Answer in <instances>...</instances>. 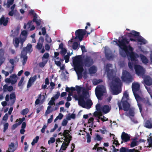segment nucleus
Listing matches in <instances>:
<instances>
[{
  "instance_id": "37",
  "label": "nucleus",
  "mask_w": 152,
  "mask_h": 152,
  "mask_svg": "<svg viewBox=\"0 0 152 152\" xmlns=\"http://www.w3.org/2000/svg\"><path fill=\"white\" fill-rule=\"evenodd\" d=\"M148 143L149 146L152 147V137L151 136V134H150L148 139Z\"/></svg>"
},
{
  "instance_id": "29",
  "label": "nucleus",
  "mask_w": 152,
  "mask_h": 152,
  "mask_svg": "<svg viewBox=\"0 0 152 152\" xmlns=\"http://www.w3.org/2000/svg\"><path fill=\"white\" fill-rule=\"evenodd\" d=\"M36 75H34L33 77L30 78L27 86V88H29L31 86L33 83L36 80Z\"/></svg>"
},
{
  "instance_id": "19",
  "label": "nucleus",
  "mask_w": 152,
  "mask_h": 152,
  "mask_svg": "<svg viewBox=\"0 0 152 152\" xmlns=\"http://www.w3.org/2000/svg\"><path fill=\"white\" fill-rule=\"evenodd\" d=\"M94 115L95 116L98 118V121L99 122V120L98 119H101L103 122L105 121L108 120L107 118L105 117L102 115V113L99 112H95L94 113Z\"/></svg>"
},
{
  "instance_id": "22",
  "label": "nucleus",
  "mask_w": 152,
  "mask_h": 152,
  "mask_svg": "<svg viewBox=\"0 0 152 152\" xmlns=\"http://www.w3.org/2000/svg\"><path fill=\"white\" fill-rule=\"evenodd\" d=\"M121 138L122 140L121 142V143H122L123 142H126L129 140L130 139V136L127 134L123 132L122 133Z\"/></svg>"
},
{
  "instance_id": "56",
  "label": "nucleus",
  "mask_w": 152,
  "mask_h": 152,
  "mask_svg": "<svg viewBox=\"0 0 152 152\" xmlns=\"http://www.w3.org/2000/svg\"><path fill=\"white\" fill-rule=\"evenodd\" d=\"M64 56V59L65 60V62L67 63L69 61V55H65Z\"/></svg>"
},
{
  "instance_id": "52",
  "label": "nucleus",
  "mask_w": 152,
  "mask_h": 152,
  "mask_svg": "<svg viewBox=\"0 0 152 152\" xmlns=\"http://www.w3.org/2000/svg\"><path fill=\"white\" fill-rule=\"evenodd\" d=\"M101 82V80L94 79L93 80V83L94 85H96L100 83Z\"/></svg>"
},
{
  "instance_id": "11",
  "label": "nucleus",
  "mask_w": 152,
  "mask_h": 152,
  "mask_svg": "<svg viewBox=\"0 0 152 152\" xmlns=\"http://www.w3.org/2000/svg\"><path fill=\"white\" fill-rule=\"evenodd\" d=\"M83 59L81 55L76 56L72 58L73 66H83Z\"/></svg>"
},
{
  "instance_id": "9",
  "label": "nucleus",
  "mask_w": 152,
  "mask_h": 152,
  "mask_svg": "<svg viewBox=\"0 0 152 152\" xmlns=\"http://www.w3.org/2000/svg\"><path fill=\"white\" fill-rule=\"evenodd\" d=\"M121 79L124 82L129 83L133 81V77L127 71L124 70L122 73Z\"/></svg>"
},
{
  "instance_id": "53",
  "label": "nucleus",
  "mask_w": 152,
  "mask_h": 152,
  "mask_svg": "<svg viewBox=\"0 0 152 152\" xmlns=\"http://www.w3.org/2000/svg\"><path fill=\"white\" fill-rule=\"evenodd\" d=\"M55 99H54L53 97L51 98L50 100L49 101L48 103V104L49 105H53L55 104Z\"/></svg>"
},
{
  "instance_id": "1",
  "label": "nucleus",
  "mask_w": 152,
  "mask_h": 152,
  "mask_svg": "<svg viewBox=\"0 0 152 152\" xmlns=\"http://www.w3.org/2000/svg\"><path fill=\"white\" fill-rule=\"evenodd\" d=\"M77 93L73 94L72 91L69 92L68 96L66 98L67 102L72 100L71 96H73L75 100H78L79 104L83 107L89 109L92 103L89 98V93L82 86H76Z\"/></svg>"
},
{
  "instance_id": "8",
  "label": "nucleus",
  "mask_w": 152,
  "mask_h": 152,
  "mask_svg": "<svg viewBox=\"0 0 152 152\" xmlns=\"http://www.w3.org/2000/svg\"><path fill=\"white\" fill-rule=\"evenodd\" d=\"M96 95L99 100L102 99V96L105 94L106 92L105 87L103 85L97 86L95 89Z\"/></svg>"
},
{
  "instance_id": "15",
  "label": "nucleus",
  "mask_w": 152,
  "mask_h": 152,
  "mask_svg": "<svg viewBox=\"0 0 152 152\" xmlns=\"http://www.w3.org/2000/svg\"><path fill=\"white\" fill-rule=\"evenodd\" d=\"M87 31L83 29H79L76 30L75 32V34L76 37H75V39H77V38L79 40L81 41L82 40Z\"/></svg>"
},
{
  "instance_id": "58",
  "label": "nucleus",
  "mask_w": 152,
  "mask_h": 152,
  "mask_svg": "<svg viewBox=\"0 0 152 152\" xmlns=\"http://www.w3.org/2000/svg\"><path fill=\"white\" fill-rule=\"evenodd\" d=\"M28 112V109H26L23 110L21 114L23 115H25Z\"/></svg>"
},
{
  "instance_id": "17",
  "label": "nucleus",
  "mask_w": 152,
  "mask_h": 152,
  "mask_svg": "<svg viewBox=\"0 0 152 152\" xmlns=\"http://www.w3.org/2000/svg\"><path fill=\"white\" fill-rule=\"evenodd\" d=\"M29 13L34 15L33 18L32 20L33 22L35 23L37 26H39L41 24V22L40 20H38L37 19L38 15L36 13L34 12V10H30Z\"/></svg>"
},
{
  "instance_id": "35",
  "label": "nucleus",
  "mask_w": 152,
  "mask_h": 152,
  "mask_svg": "<svg viewBox=\"0 0 152 152\" xmlns=\"http://www.w3.org/2000/svg\"><path fill=\"white\" fill-rule=\"evenodd\" d=\"M141 58L142 63L145 64H147L148 62V60L147 58L144 56L142 55Z\"/></svg>"
},
{
  "instance_id": "26",
  "label": "nucleus",
  "mask_w": 152,
  "mask_h": 152,
  "mask_svg": "<svg viewBox=\"0 0 152 152\" xmlns=\"http://www.w3.org/2000/svg\"><path fill=\"white\" fill-rule=\"evenodd\" d=\"M20 41L21 38H19L18 37H16L13 38V44L16 48L18 47L20 43Z\"/></svg>"
},
{
  "instance_id": "63",
  "label": "nucleus",
  "mask_w": 152,
  "mask_h": 152,
  "mask_svg": "<svg viewBox=\"0 0 152 152\" xmlns=\"http://www.w3.org/2000/svg\"><path fill=\"white\" fill-rule=\"evenodd\" d=\"M42 35H45L46 32L45 27H44L42 28Z\"/></svg>"
},
{
  "instance_id": "48",
  "label": "nucleus",
  "mask_w": 152,
  "mask_h": 152,
  "mask_svg": "<svg viewBox=\"0 0 152 152\" xmlns=\"http://www.w3.org/2000/svg\"><path fill=\"white\" fill-rule=\"evenodd\" d=\"M45 40L48 43H50L52 42V40L48 34H46L45 35Z\"/></svg>"
},
{
  "instance_id": "36",
  "label": "nucleus",
  "mask_w": 152,
  "mask_h": 152,
  "mask_svg": "<svg viewBox=\"0 0 152 152\" xmlns=\"http://www.w3.org/2000/svg\"><path fill=\"white\" fill-rule=\"evenodd\" d=\"M139 144L138 141L136 140H133L131 144V147H135Z\"/></svg>"
},
{
  "instance_id": "4",
  "label": "nucleus",
  "mask_w": 152,
  "mask_h": 152,
  "mask_svg": "<svg viewBox=\"0 0 152 152\" xmlns=\"http://www.w3.org/2000/svg\"><path fill=\"white\" fill-rule=\"evenodd\" d=\"M131 70L134 69L136 74L139 76H142L145 84L147 85L152 84V80L148 76H143L145 72V70L143 67H129Z\"/></svg>"
},
{
  "instance_id": "10",
  "label": "nucleus",
  "mask_w": 152,
  "mask_h": 152,
  "mask_svg": "<svg viewBox=\"0 0 152 152\" xmlns=\"http://www.w3.org/2000/svg\"><path fill=\"white\" fill-rule=\"evenodd\" d=\"M118 45L123 50L125 51H127V50L128 49V46L127 45V44L129 43V41L128 39L126 38H122L121 40H118Z\"/></svg>"
},
{
  "instance_id": "25",
  "label": "nucleus",
  "mask_w": 152,
  "mask_h": 152,
  "mask_svg": "<svg viewBox=\"0 0 152 152\" xmlns=\"http://www.w3.org/2000/svg\"><path fill=\"white\" fill-rule=\"evenodd\" d=\"M70 131L69 130H65L63 134L65 139L68 141L70 142L71 140V137L69 135Z\"/></svg>"
},
{
  "instance_id": "31",
  "label": "nucleus",
  "mask_w": 152,
  "mask_h": 152,
  "mask_svg": "<svg viewBox=\"0 0 152 152\" xmlns=\"http://www.w3.org/2000/svg\"><path fill=\"white\" fill-rule=\"evenodd\" d=\"M3 89L4 92L7 91L10 92L13 90V87L11 86H8V85L6 84L4 86Z\"/></svg>"
},
{
  "instance_id": "24",
  "label": "nucleus",
  "mask_w": 152,
  "mask_h": 152,
  "mask_svg": "<svg viewBox=\"0 0 152 152\" xmlns=\"http://www.w3.org/2000/svg\"><path fill=\"white\" fill-rule=\"evenodd\" d=\"M44 41V38L42 37H40L39 38V41L38 42L36 46V48L37 49L40 50L42 48Z\"/></svg>"
},
{
  "instance_id": "46",
  "label": "nucleus",
  "mask_w": 152,
  "mask_h": 152,
  "mask_svg": "<svg viewBox=\"0 0 152 152\" xmlns=\"http://www.w3.org/2000/svg\"><path fill=\"white\" fill-rule=\"evenodd\" d=\"M75 90V88L72 87L70 88L66 87V91L67 92H69H69H71V91H72V92L73 93V92Z\"/></svg>"
},
{
  "instance_id": "43",
  "label": "nucleus",
  "mask_w": 152,
  "mask_h": 152,
  "mask_svg": "<svg viewBox=\"0 0 152 152\" xmlns=\"http://www.w3.org/2000/svg\"><path fill=\"white\" fill-rule=\"evenodd\" d=\"M51 107V106L50 105L48 106L47 109L45 113V116H47L48 114L50 113L53 110L50 109Z\"/></svg>"
},
{
  "instance_id": "64",
  "label": "nucleus",
  "mask_w": 152,
  "mask_h": 152,
  "mask_svg": "<svg viewBox=\"0 0 152 152\" xmlns=\"http://www.w3.org/2000/svg\"><path fill=\"white\" fill-rule=\"evenodd\" d=\"M8 117V115L6 113L5 115L3 117V120L4 121H7Z\"/></svg>"
},
{
  "instance_id": "47",
  "label": "nucleus",
  "mask_w": 152,
  "mask_h": 152,
  "mask_svg": "<svg viewBox=\"0 0 152 152\" xmlns=\"http://www.w3.org/2000/svg\"><path fill=\"white\" fill-rule=\"evenodd\" d=\"M38 98L40 99L41 104L44 101L45 97L44 95L40 94L39 95Z\"/></svg>"
},
{
  "instance_id": "39",
  "label": "nucleus",
  "mask_w": 152,
  "mask_h": 152,
  "mask_svg": "<svg viewBox=\"0 0 152 152\" xmlns=\"http://www.w3.org/2000/svg\"><path fill=\"white\" fill-rule=\"evenodd\" d=\"M145 126L149 128H152V124L149 121H147L145 124Z\"/></svg>"
},
{
  "instance_id": "49",
  "label": "nucleus",
  "mask_w": 152,
  "mask_h": 152,
  "mask_svg": "<svg viewBox=\"0 0 152 152\" xmlns=\"http://www.w3.org/2000/svg\"><path fill=\"white\" fill-rule=\"evenodd\" d=\"M63 116V115L61 113H59L58 115L57 116L54 120V122H56L58 119L60 120L62 118Z\"/></svg>"
},
{
  "instance_id": "30",
  "label": "nucleus",
  "mask_w": 152,
  "mask_h": 152,
  "mask_svg": "<svg viewBox=\"0 0 152 152\" xmlns=\"http://www.w3.org/2000/svg\"><path fill=\"white\" fill-rule=\"evenodd\" d=\"M19 60V58H18L17 57H15L13 58L10 59L9 62L11 64L12 66H15Z\"/></svg>"
},
{
  "instance_id": "2",
  "label": "nucleus",
  "mask_w": 152,
  "mask_h": 152,
  "mask_svg": "<svg viewBox=\"0 0 152 152\" xmlns=\"http://www.w3.org/2000/svg\"><path fill=\"white\" fill-rule=\"evenodd\" d=\"M105 73H107L108 82L111 89V91L114 95H117L121 92V82L120 80L115 76L116 71L109 68V67H105Z\"/></svg>"
},
{
  "instance_id": "38",
  "label": "nucleus",
  "mask_w": 152,
  "mask_h": 152,
  "mask_svg": "<svg viewBox=\"0 0 152 152\" xmlns=\"http://www.w3.org/2000/svg\"><path fill=\"white\" fill-rule=\"evenodd\" d=\"M96 71V67H90L89 69V72L90 74L94 73Z\"/></svg>"
},
{
  "instance_id": "23",
  "label": "nucleus",
  "mask_w": 152,
  "mask_h": 152,
  "mask_svg": "<svg viewBox=\"0 0 152 152\" xmlns=\"http://www.w3.org/2000/svg\"><path fill=\"white\" fill-rule=\"evenodd\" d=\"M8 69H10V73L11 74L13 72V67H6L4 70H2V73L6 77L8 76L9 74V72L7 71Z\"/></svg>"
},
{
  "instance_id": "41",
  "label": "nucleus",
  "mask_w": 152,
  "mask_h": 152,
  "mask_svg": "<svg viewBox=\"0 0 152 152\" xmlns=\"http://www.w3.org/2000/svg\"><path fill=\"white\" fill-rule=\"evenodd\" d=\"M80 45V43L77 42H74L72 45V48L74 50H76L78 48L79 45Z\"/></svg>"
},
{
  "instance_id": "20",
  "label": "nucleus",
  "mask_w": 152,
  "mask_h": 152,
  "mask_svg": "<svg viewBox=\"0 0 152 152\" xmlns=\"http://www.w3.org/2000/svg\"><path fill=\"white\" fill-rule=\"evenodd\" d=\"M139 149H137V148H136V149H129L127 148L122 147L120 150V152H139V150L141 149V147H138Z\"/></svg>"
},
{
  "instance_id": "21",
  "label": "nucleus",
  "mask_w": 152,
  "mask_h": 152,
  "mask_svg": "<svg viewBox=\"0 0 152 152\" xmlns=\"http://www.w3.org/2000/svg\"><path fill=\"white\" fill-rule=\"evenodd\" d=\"M21 34L23 36V38H21L20 49L22 48L23 43L26 41L27 36V32L26 30H23L21 33Z\"/></svg>"
},
{
  "instance_id": "55",
  "label": "nucleus",
  "mask_w": 152,
  "mask_h": 152,
  "mask_svg": "<svg viewBox=\"0 0 152 152\" xmlns=\"http://www.w3.org/2000/svg\"><path fill=\"white\" fill-rule=\"evenodd\" d=\"M55 139L53 137H51L49 140L48 141V144L49 145L55 142Z\"/></svg>"
},
{
  "instance_id": "12",
  "label": "nucleus",
  "mask_w": 152,
  "mask_h": 152,
  "mask_svg": "<svg viewBox=\"0 0 152 152\" xmlns=\"http://www.w3.org/2000/svg\"><path fill=\"white\" fill-rule=\"evenodd\" d=\"M74 69L77 73L78 79L82 77L83 76V74L84 75V79L86 78L87 77L86 75L87 73V72L86 70H84L83 67H74Z\"/></svg>"
},
{
  "instance_id": "18",
  "label": "nucleus",
  "mask_w": 152,
  "mask_h": 152,
  "mask_svg": "<svg viewBox=\"0 0 152 152\" xmlns=\"http://www.w3.org/2000/svg\"><path fill=\"white\" fill-rule=\"evenodd\" d=\"M17 75L15 74H12L9 78H7L5 79V81L7 83H11V84H15L17 82Z\"/></svg>"
},
{
  "instance_id": "62",
  "label": "nucleus",
  "mask_w": 152,
  "mask_h": 152,
  "mask_svg": "<svg viewBox=\"0 0 152 152\" xmlns=\"http://www.w3.org/2000/svg\"><path fill=\"white\" fill-rule=\"evenodd\" d=\"M24 79V77H22L21 78V79L20 81H19V83H18V86H20L22 85V84L23 81Z\"/></svg>"
},
{
  "instance_id": "57",
  "label": "nucleus",
  "mask_w": 152,
  "mask_h": 152,
  "mask_svg": "<svg viewBox=\"0 0 152 152\" xmlns=\"http://www.w3.org/2000/svg\"><path fill=\"white\" fill-rule=\"evenodd\" d=\"M49 57V54L48 53H46L44 54L42 57V60L44 59V58L48 59Z\"/></svg>"
},
{
  "instance_id": "6",
  "label": "nucleus",
  "mask_w": 152,
  "mask_h": 152,
  "mask_svg": "<svg viewBox=\"0 0 152 152\" xmlns=\"http://www.w3.org/2000/svg\"><path fill=\"white\" fill-rule=\"evenodd\" d=\"M33 51L32 45L28 43L27 46L24 47L21 51V57L23 58L22 60L23 65H25L27 60L28 57L27 55L28 53H30Z\"/></svg>"
},
{
  "instance_id": "42",
  "label": "nucleus",
  "mask_w": 152,
  "mask_h": 152,
  "mask_svg": "<svg viewBox=\"0 0 152 152\" xmlns=\"http://www.w3.org/2000/svg\"><path fill=\"white\" fill-rule=\"evenodd\" d=\"M39 139V137L37 136L33 140L32 142L31 143V144L32 145H34V144L37 143Z\"/></svg>"
},
{
  "instance_id": "28",
  "label": "nucleus",
  "mask_w": 152,
  "mask_h": 152,
  "mask_svg": "<svg viewBox=\"0 0 152 152\" xmlns=\"http://www.w3.org/2000/svg\"><path fill=\"white\" fill-rule=\"evenodd\" d=\"M9 18L7 17L5 19V18L3 15L0 19V23L3 24L4 26H6L8 22Z\"/></svg>"
},
{
  "instance_id": "13",
  "label": "nucleus",
  "mask_w": 152,
  "mask_h": 152,
  "mask_svg": "<svg viewBox=\"0 0 152 152\" xmlns=\"http://www.w3.org/2000/svg\"><path fill=\"white\" fill-rule=\"evenodd\" d=\"M96 109L97 112L102 113H103L105 114L108 113L110 110V106L108 105H104L103 107H101V105L98 104L96 106Z\"/></svg>"
},
{
  "instance_id": "7",
  "label": "nucleus",
  "mask_w": 152,
  "mask_h": 152,
  "mask_svg": "<svg viewBox=\"0 0 152 152\" xmlns=\"http://www.w3.org/2000/svg\"><path fill=\"white\" fill-rule=\"evenodd\" d=\"M126 34L129 37H135L137 38V41L141 42V44H145L147 42V41L141 36L140 35L139 32L134 30H132L130 33H127Z\"/></svg>"
},
{
  "instance_id": "44",
  "label": "nucleus",
  "mask_w": 152,
  "mask_h": 152,
  "mask_svg": "<svg viewBox=\"0 0 152 152\" xmlns=\"http://www.w3.org/2000/svg\"><path fill=\"white\" fill-rule=\"evenodd\" d=\"M14 0H7V7H10V6L12 5L13 3Z\"/></svg>"
},
{
  "instance_id": "60",
  "label": "nucleus",
  "mask_w": 152,
  "mask_h": 152,
  "mask_svg": "<svg viewBox=\"0 0 152 152\" xmlns=\"http://www.w3.org/2000/svg\"><path fill=\"white\" fill-rule=\"evenodd\" d=\"M80 48L82 50V53L86 52L87 50L86 49L84 45H81Z\"/></svg>"
},
{
  "instance_id": "27",
  "label": "nucleus",
  "mask_w": 152,
  "mask_h": 152,
  "mask_svg": "<svg viewBox=\"0 0 152 152\" xmlns=\"http://www.w3.org/2000/svg\"><path fill=\"white\" fill-rule=\"evenodd\" d=\"M110 136L111 137H113V147L114 149L113 150V152H117L118 151V150L117 149H115V147L113 145H115L116 146H117V145H119V143L118 142V141L117 140H116L114 139V135L113 134H110Z\"/></svg>"
},
{
  "instance_id": "51",
  "label": "nucleus",
  "mask_w": 152,
  "mask_h": 152,
  "mask_svg": "<svg viewBox=\"0 0 152 152\" xmlns=\"http://www.w3.org/2000/svg\"><path fill=\"white\" fill-rule=\"evenodd\" d=\"M4 50L3 48L0 49V58H4L3 56L4 55Z\"/></svg>"
},
{
  "instance_id": "34",
  "label": "nucleus",
  "mask_w": 152,
  "mask_h": 152,
  "mask_svg": "<svg viewBox=\"0 0 152 152\" xmlns=\"http://www.w3.org/2000/svg\"><path fill=\"white\" fill-rule=\"evenodd\" d=\"M67 142H64L63 143L60 149V151L61 152V151H64L65 150L66 148L67 147L69 142L66 141Z\"/></svg>"
},
{
  "instance_id": "5",
  "label": "nucleus",
  "mask_w": 152,
  "mask_h": 152,
  "mask_svg": "<svg viewBox=\"0 0 152 152\" xmlns=\"http://www.w3.org/2000/svg\"><path fill=\"white\" fill-rule=\"evenodd\" d=\"M128 99V93L127 91H125L123 94V97L121 102L120 103L118 102V103L120 110L123 109L125 111L128 110L130 107L129 104L127 102Z\"/></svg>"
},
{
  "instance_id": "50",
  "label": "nucleus",
  "mask_w": 152,
  "mask_h": 152,
  "mask_svg": "<svg viewBox=\"0 0 152 152\" xmlns=\"http://www.w3.org/2000/svg\"><path fill=\"white\" fill-rule=\"evenodd\" d=\"M67 52V50L65 48L61 49V50L60 52L61 54L64 56L65 55Z\"/></svg>"
},
{
  "instance_id": "61",
  "label": "nucleus",
  "mask_w": 152,
  "mask_h": 152,
  "mask_svg": "<svg viewBox=\"0 0 152 152\" xmlns=\"http://www.w3.org/2000/svg\"><path fill=\"white\" fill-rule=\"evenodd\" d=\"M47 127V125L46 124L44 125L41 130V132L42 133H44L45 129Z\"/></svg>"
},
{
  "instance_id": "54",
  "label": "nucleus",
  "mask_w": 152,
  "mask_h": 152,
  "mask_svg": "<svg viewBox=\"0 0 152 152\" xmlns=\"http://www.w3.org/2000/svg\"><path fill=\"white\" fill-rule=\"evenodd\" d=\"M9 126L8 123H5L4 125V132H5L6 130L7 129Z\"/></svg>"
},
{
  "instance_id": "14",
  "label": "nucleus",
  "mask_w": 152,
  "mask_h": 152,
  "mask_svg": "<svg viewBox=\"0 0 152 152\" xmlns=\"http://www.w3.org/2000/svg\"><path fill=\"white\" fill-rule=\"evenodd\" d=\"M93 58L90 56H86L83 59V66H95Z\"/></svg>"
},
{
  "instance_id": "16",
  "label": "nucleus",
  "mask_w": 152,
  "mask_h": 152,
  "mask_svg": "<svg viewBox=\"0 0 152 152\" xmlns=\"http://www.w3.org/2000/svg\"><path fill=\"white\" fill-rule=\"evenodd\" d=\"M134 49L130 45L128 46V49L127 51H125V52L128 56H129L132 61L136 60V57L134 53H133Z\"/></svg>"
},
{
  "instance_id": "32",
  "label": "nucleus",
  "mask_w": 152,
  "mask_h": 152,
  "mask_svg": "<svg viewBox=\"0 0 152 152\" xmlns=\"http://www.w3.org/2000/svg\"><path fill=\"white\" fill-rule=\"evenodd\" d=\"M15 96L14 93H12L10 95V105L13 104L15 101Z\"/></svg>"
},
{
  "instance_id": "45",
  "label": "nucleus",
  "mask_w": 152,
  "mask_h": 152,
  "mask_svg": "<svg viewBox=\"0 0 152 152\" xmlns=\"http://www.w3.org/2000/svg\"><path fill=\"white\" fill-rule=\"evenodd\" d=\"M47 61V59L45 60L43 59L42 62L39 63V66H44Z\"/></svg>"
},
{
  "instance_id": "59",
  "label": "nucleus",
  "mask_w": 152,
  "mask_h": 152,
  "mask_svg": "<svg viewBox=\"0 0 152 152\" xmlns=\"http://www.w3.org/2000/svg\"><path fill=\"white\" fill-rule=\"evenodd\" d=\"M68 123V121L66 119H64L63 120V121L61 123V125L63 126H66Z\"/></svg>"
},
{
  "instance_id": "3",
  "label": "nucleus",
  "mask_w": 152,
  "mask_h": 152,
  "mask_svg": "<svg viewBox=\"0 0 152 152\" xmlns=\"http://www.w3.org/2000/svg\"><path fill=\"white\" fill-rule=\"evenodd\" d=\"M140 85L139 84L136 82L133 83L132 85V89L135 98L137 102V104L139 107L140 112L141 113L142 110V107L141 104L139 102H144L145 103L144 100L141 97L140 93L139 94L138 93H139ZM147 105H150L148 100L147 99L145 102Z\"/></svg>"
},
{
  "instance_id": "40",
  "label": "nucleus",
  "mask_w": 152,
  "mask_h": 152,
  "mask_svg": "<svg viewBox=\"0 0 152 152\" xmlns=\"http://www.w3.org/2000/svg\"><path fill=\"white\" fill-rule=\"evenodd\" d=\"M128 115L130 118L131 116H133L134 115V111L133 108L130 109L129 110Z\"/></svg>"
},
{
  "instance_id": "33",
  "label": "nucleus",
  "mask_w": 152,
  "mask_h": 152,
  "mask_svg": "<svg viewBox=\"0 0 152 152\" xmlns=\"http://www.w3.org/2000/svg\"><path fill=\"white\" fill-rule=\"evenodd\" d=\"M17 148L16 147H15L14 145V144L13 143H11L9 145V148L8 150L9 151L11 152H14Z\"/></svg>"
}]
</instances>
